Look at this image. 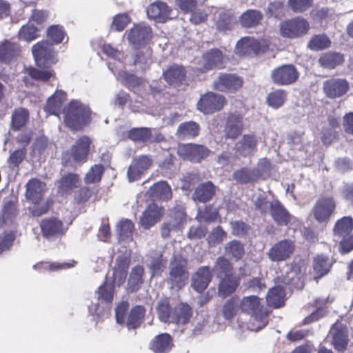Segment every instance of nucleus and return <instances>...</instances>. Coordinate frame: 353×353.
I'll return each mask as SVG.
<instances>
[{"label":"nucleus","instance_id":"nucleus-14","mask_svg":"<svg viewBox=\"0 0 353 353\" xmlns=\"http://www.w3.org/2000/svg\"><path fill=\"white\" fill-rule=\"evenodd\" d=\"M210 150L204 145L196 144H183L178 148V154L183 159L192 162H199L209 156Z\"/></svg>","mask_w":353,"mask_h":353},{"label":"nucleus","instance_id":"nucleus-11","mask_svg":"<svg viewBox=\"0 0 353 353\" xmlns=\"http://www.w3.org/2000/svg\"><path fill=\"white\" fill-rule=\"evenodd\" d=\"M152 36L151 28L145 23L134 25L127 33L129 43L135 48L147 44Z\"/></svg>","mask_w":353,"mask_h":353},{"label":"nucleus","instance_id":"nucleus-33","mask_svg":"<svg viewBox=\"0 0 353 353\" xmlns=\"http://www.w3.org/2000/svg\"><path fill=\"white\" fill-rule=\"evenodd\" d=\"M134 225L130 220H122L117 225L119 243L123 247L127 246L132 241Z\"/></svg>","mask_w":353,"mask_h":353},{"label":"nucleus","instance_id":"nucleus-26","mask_svg":"<svg viewBox=\"0 0 353 353\" xmlns=\"http://www.w3.org/2000/svg\"><path fill=\"white\" fill-rule=\"evenodd\" d=\"M273 220L279 225H287L294 217L284 208L281 203L274 199L270 212Z\"/></svg>","mask_w":353,"mask_h":353},{"label":"nucleus","instance_id":"nucleus-31","mask_svg":"<svg viewBox=\"0 0 353 353\" xmlns=\"http://www.w3.org/2000/svg\"><path fill=\"white\" fill-rule=\"evenodd\" d=\"M345 58L343 54L329 51L322 54L319 59V65L325 69H334L343 63Z\"/></svg>","mask_w":353,"mask_h":353},{"label":"nucleus","instance_id":"nucleus-47","mask_svg":"<svg viewBox=\"0 0 353 353\" xmlns=\"http://www.w3.org/2000/svg\"><path fill=\"white\" fill-rule=\"evenodd\" d=\"M114 292V284L112 283V282L105 281L99 287L97 291L96 292V295L97 296L99 301L110 304L113 301Z\"/></svg>","mask_w":353,"mask_h":353},{"label":"nucleus","instance_id":"nucleus-58","mask_svg":"<svg viewBox=\"0 0 353 353\" xmlns=\"http://www.w3.org/2000/svg\"><path fill=\"white\" fill-rule=\"evenodd\" d=\"M39 29L30 23L23 26L19 32V38L26 41H31L39 36Z\"/></svg>","mask_w":353,"mask_h":353},{"label":"nucleus","instance_id":"nucleus-63","mask_svg":"<svg viewBox=\"0 0 353 353\" xmlns=\"http://www.w3.org/2000/svg\"><path fill=\"white\" fill-rule=\"evenodd\" d=\"M104 172V168L101 164H95L90 168L85 176L86 183H93L101 180Z\"/></svg>","mask_w":353,"mask_h":353},{"label":"nucleus","instance_id":"nucleus-16","mask_svg":"<svg viewBox=\"0 0 353 353\" xmlns=\"http://www.w3.org/2000/svg\"><path fill=\"white\" fill-rule=\"evenodd\" d=\"M91 140L88 137L83 136L80 137L70 149V152L63 154V160L67 162V157L68 155L72 158L76 163H82L86 160L89 152Z\"/></svg>","mask_w":353,"mask_h":353},{"label":"nucleus","instance_id":"nucleus-1","mask_svg":"<svg viewBox=\"0 0 353 353\" xmlns=\"http://www.w3.org/2000/svg\"><path fill=\"white\" fill-rule=\"evenodd\" d=\"M102 51L113 60V62L109 61L108 63V67L123 85L130 90H134L141 85V79L139 78L124 70L125 64L123 59L125 56L123 52L114 48L109 44L103 45Z\"/></svg>","mask_w":353,"mask_h":353},{"label":"nucleus","instance_id":"nucleus-28","mask_svg":"<svg viewBox=\"0 0 353 353\" xmlns=\"http://www.w3.org/2000/svg\"><path fill=\"white\" fill-rule=\"evenodd\" d=\"M203 71L210 70L223 67V57L222 52L218 49H212L203 56Z\"/></svg>","mask_w":353,"mask_h":353},{"label":"nucleus","instance_id":"nucleus-42","mask_svg":"<svg viewBox=\"0 0 353 353\" xmlns=\"http://www.w3.org/2000/svg\"><path fill=\"white\" fill-rule=\"evenodd\" d=\"M145 310L144 307L141 305H137L134 307L128 316L126 326L129 330H135L139 327L145 316Z\"/></svg>","mask_w":353,"mask_h":353},{"label":"nucleus","instance_id":"nucleus-61","mask_svg":"<svg viewBox=\"0 0 353 353\" xmlns=\"http://www.w3.org/2000/svg\"><path fill=\"white\" fill-rule=\"evenodd\" d=\"M286 98V94L283 90H276L270 92L267 97V101L270 106L276 109L281 107Z\"/></svg>","mask_w":353,"mask_h":353},{"label":"nucleus","instance_id":"nucleus-41","mask_svg":"<svg viewBox=\"0 0 353 353\" xmlns=\"http://www.w3.org/2000/svg\"><path fill=\"white\" fill-rule=\"evenodd\" d=\"M165 80L170 85L178 83L183 81L185 77V71L183 67L178 65H172L163 72Z\"/></svg>","mask_w":353,"mask_h":353},{"label":"nucleus","instance_id":"nucleus-21","mask_svg":"<svg viewBox=\"0 0 353 353\" xmlns=\"http://www.w3.org/2000/svg\"><path fill=\"white\" fill-rule=\"evenodd\" d=\"M163 213L162 208L155 203L150 204L140 216V225L144 229H149L160 221Z\"/></svg>","mask_w":353,"mask_h":353},{"label":"nucleus","instance_id":"nucleus-8","mask_svg":"<svg viewBox=\"0 0 353 353\" xmlns=\"http://www.w3.org/2000/svg\"><path fill=\"white\" fill-rule=\"evenodd\" d=\"M310 28L307 21L301 17L285 21L281 23L280 31L283 37L298 38L307 34Z\"/></svg>","mask_w":353,"mask_h":353},{"label":"nucleus","instance_id":"nucleus-4","mask_svg":"<svg viewBox=\"0 0 353 353\" xmlns=\"http://www.w3.org/2000/svg\"><path fill=\"white\" fill-rule=\"evenodd\" d=\"M46 190V183L38 179H32L26 184V196L33 204L30 211L34 216H40L49 209V201L41 202Z\"/></svg>","mask_w":353,"mask_h":353},{"label":"nucleus","instance_id":"nucleus-56","mask_svg":"<svg viewBox=\"0 0 353 353\" xmlns=\"http://www.w3.org/2000/svg\"><path fill=\"white\" fill-rule=\"evenodd\" d=\"M273 200L269 201L265 193H260L254 201V205L256 210L261 214H267L272 208Z\"/></svg>","mask_w":353,"mask_h":353},{"label":"nucleus","instance_id":"nucleus-6","mask_svg":"<svg viewBox=\"0 0 353 353\" xmlns=\"http://www.w3.org/2000/svg\"><path fill=\"white\" fill-rule=\"evenodd\" d=\"M36 64L39 68H48L58 61L53 45L48 41L37 43L32 48Z\"/></svg>","mask_w":353,"mask_h":353},{"label":"nucleus","instance_id":"nucleus-50","mask_svg":"<svg viewBox=\"0 0 353 353\" xmlns=\"http://www.w3.org/2000/svg\"><path fill=\"white\" fill-rule=\"evenodd\" d=\"M144 274V268L141 265L134 267L130 273L128 279L129 288L131 291H137L143 283V276Z\"/></svg>","mask_w":353,"mask_h":353},{"label":"nucleus","instance_id":"nucleus-35","mask_svg":"<svg viewBox=\"0 0 353 353\" xmlns=\"http://www.w3.org/2000/svg\"><path fill=\"white\" fill-rule=\"evenodd\" d=\"M353 229V219L350 216H344L339 220L334 228V235L337 238L336 241L340 239L350 236V233Z\"/></svg>","mask_w":353,"mask_h":353},{"label":"nucleus","instance_id":"nucleus-53","mask_svg":"<svg viewBox=\"0 0 353 353\" xmlns=\"http://www.w3.org/2000/svg\"><path fill=\"white\" fill-rule=\"evenodd\" d=\"M331 46V41L325 34H317L311 38L307 47L314 51H319L328 48Z\"/></svg>","mask_w":353,"mask_h":353},{"label":"nucleus","instance_id":"nucleus-52","mask_svg":"<svg viewBox=\"0 0 353 353\" xmlns=\"http://www.w3.org/2000/svg\"><path fill=\"white\" fill-rule=\"evenodd\" d=\"M157 311L158 317L161 321L170 323L173 310L170 305L168 299H161L158 301Z\"/></svg>","mask_w":353,"mask_h":353},{"label":"nucleus","instance_id":"nucleus-36","mask_svg":"<svg viewBox=\"0 0 353 353\" xmlns=\"http://www.w3.org/2000/svg\"><path fill=\"white\" fill-rule=\"evenodd\" d=\"M332 261L327 256L317 255L313 260V270L315 279H319L327 274L332 267Z\"/></svg>","mask_w":353,"mask_h":353},{"label":"nucleus","instance_id":"nucleus-59","mask_svg":"<svg viewBox=\"0 0 353 353\" xmlns=\"http://www.w3.org/2000/svg\"><path fill=\"white\" fill-rule=\"evenodd\" d=\"M239 310V302L234 298L226 301L223 305L221 312L225 319H232Z\"/></svg>","mask_w":353,"mask_h":353},{"label":"nucleus","instance_id":"nucleus-38","mask_svg":"<svg viewBox=\"0 0 353 353\" xmlns=\"http://www.w3.org/2000/svg\"><path fill=\"white\" fill-rule=\"evenodd\" d=\"M263 19V14L257 10H248L239 17V22L244 28L257 26Z\"/></svg>","mask_w":353,"mask_h":353},{"label":"nucleus","instance_id":"nucleus-3","mask_svg":"<svg viewBox=\"0 0 353 353\" xmlns=\"http://www.w3.org/2000/svg\"><path fill=\"white\" fill-rule=\"evenodd\" d=\"M243 312L252 315V323L249 327L252 331L258 332L263 329L268 322V313L261 304L258 296L251 295L244 297L241 301Z\"/></svg>","mask_w":353,"mask_h":353},{"label":"nucleus","instance_id":"nucleus-34","mask_svg":"<svg viewBox=\"0 0 353 353\" xmlns=\"http://www.w3.org/2000/svg\"><path fill=\"white\" fill-rule=\"evenodd\" d=\"M148 193L154 199L168 201L172 197V190L170 185L165 181H159L152 186Z\"/></svg>","mask_w":353,"mask_h":353},{"label":"nucleus","instance_id":"nucleus-7","mask_svg":"<svg viewBox=\"0 0 353 353\" xmlns=\"http://www.w3.org/2000/svg\"><path fill=\"white\" fill-rule=\"evenodd\" d=\"M269 45L264 39H255L253 37L241 38L236 44V52L240 55L252 56L265 52Z\"/></svg>","mask_w":353,"mask_h":353},{"label":"nucleus","instance_id":"nucleus-20","mask_svg":"<svg viewBox=\"0 0 353 353\" xmlns=\"http://www.w3.org/2000/svg\"><path fill=\"white\" fill-rule=\"evenodd\" d=\"M172 9L163 1H157L147 8V14L150 19L163 23L171 19Z\"/></svg>","mask_w":353,"mask_h":353},{"label":"nucleus","instance_id":"nucleus-64","mask_svg":"<svg viewBox=\"0 0 353 353\" xmlns=\"http://www.w3.org/2000/svg\"><path fill=\"white\" fill-rule=\"evenodd\" d=\"M130 22V17L125 13L118 14L113 18L110 26L112 30L121 32L123 31L126 26Z\"/></svg>","mask_w":353,"mask_h":353},{"label":"nucleus","instance_id":"nucleus-25","mask_svg":"<svg viewBox=\"0 0 353 353\" xmlns=\"http://www.w3.org/2000/svg\"><path fill=\"white\" fill-rule=\"evenodd\" d=\"M192 316V310L187 303H179L173 310L170 323H174L178 326L188 323Z\"/></svg>","mask_w":353,"mask_h":353},{"label":"nucleus","instance_id":"nucleus-5","mask_svg":"<svg viewBox=\"0 0 353 353\" xmlns=\"http://www.w3.org/2000/svg\"><path fill=\"white\" fill-rule=\"evenodd\" d=\"M188 279L187 259L181 255H174L170 262L168 283L172 289L180 290L187 284Z\"/></svg>","mask_w":353,"mask_h":353},{"label":"nucleus","instance_id":"nucleus-17","mask_svg":"<svg viewBox=\"0 0 353 353\" xmlns=\"http://www.w3.org/2000/svg\"><path fill=\"white\" fill-rule=\"evenodd\" d=\"M325 94L330 99H336L345 94L349 90V83L345 79L331 78L323 83Z\"/></svg>","mask_w":353,"mask_h":353},{"label":"nucleus","instance_id":"nucleus-39","mask_svg":"<svg viewBox=\"0 0 353 353\" xmlns=\"http://www.w3.org/2000/svg\"><path fill=\"white\" fill-rule=\"evenodd\" d=\"M285 290L281 286H275L268 290L266 301L268 305L274 308L281 307L285 301Z\"/></svg>","mask_w":353,"mask_h":353},{"label":"nucleus","instance_id":"nucleus-57","mask_svg":"<svg viewBox=\"0 0 353 353\" xmlns=\"http://www.w3.org/2000/svg\"><path fill=\"white\" fill-rule=\"evenodd\" d=\"M228 234L221 226L214 228L209 233L207 241L210 246L221 243L227 239Z\"/></svg>","mask_w":353,"mask_h":353},{"label":"nucleus","instance_id":"nucleus-55","mask_svg":"<svg viewBox=\"0 0 353 353\" xmlns=\"http://www.w3.org/2000/svg\"><path fill=\"white\" fill-rule=\"evenodd\" d=\"M77 262L74 260H72L70 263H49L48 262H41L37 264H35L33 268L34 269L43 270H50V271H59L61 270H65L70 268H72L75 265Z\"/></svg>","mask_w":353,"mask_h":353},{"label":"nucleus","instance_id":"nucleus-43","mask_svg":"<svg viewBox=\"0 0 353 353\" xmlns=\"http://www.w3.org/2000/svg\"><path fill=\"white\" fill-rule=\"evenodd\" d=\"M239 285L238 279L232 275L224 276L219 285V294L225 297L232 294Z\"/></svg>","mask_w":353,"mask_h":353},{"label":"nucleus","instance_id":"nucleus-24","mask_svg":"<svg viewBox=\"0 0 353 353\" xmlns=\"http://www.w3.org/2000/svg\"><path fill=\"white\" fill-rule=\"evenodd\" d=\"M173 346L172 338L167 333L156 336L149 344L150 350L154 353H168Z\"/></svg>","mask_w":353,"mask_h":353},{"label":"nucleus","instance_id":"nucleus-13","mask_svg":"<svg viewBox=\"0 0 353 353\" xmlns=\"http://www.w3.org/2000/svg\"><path fill=\"white\" fill-rule=\"evenodd\" d=\"M225 102L223 95L210 92L201 97L197 103V108L204 114H212L222 109Z\"/></svg>","mask_w":353,"mask_h":353},{"label":"nucleus","instance_id":"nucleus-62","mask_svg":"<svg viewBox=\"0 0 353 353\" xmlns=\"http://www.w3.org/2000/svg\"><path fill=\"white\" fill-rule=\"evenodd\" d=\"M232 268L231 263L225 257L219 256L216 259L214 270L218 273L219 276H228Z\"/></svg>","mask_w":353,"mask_h":353},{"label":"nucleus","instance_id":"nucleus-22","mask_svg":"<svg viewBox=\"0 0 353 353\" xmlns=\"http://www.w3.org/2000/svg\"><path fill=\"white\" fill-rule=\"evenodd\" d=\"M212 273L208 266L199 268L192 276V288L201 293L208 286L212 280Z\"/></svg>","mask_w":353,"mask_h":353},{"label":"nucleus","instance_id":"nucleus-37","mask_svg":"<svg viewBox=\"0 0 353 353\" xmlns=\"http://www.w3.org/2000/svg\"><path fill=\"white\" fill-rule=\"evenodd\" d=\"M224 253L230 259L239 261L245 254L244 245L238 240H232L225 245Z\"/></svg>","mask_w":353,"mask_h":353},{"label":"nucleus","instance_id":"nucleus-15","mask_svg":"<svg viewBox=\"0 0 353 353\" xmlns=\"http://www.w3.org/2000/svg\"><path fill=\"white\" fill-rule=\"evenodd\" d=\"M152 160L150 156L140 155L133 159L127 171L130 182L139 180L150 168Z\"/></svg>","mask_w":353,"mask_h":353},{"label":"nucleus","instance_id":"nucleus-46","mask_svg":"<svg viewBox=\"0 0 353 353\" xmlns=\"http://www.w3.org/2000/svg\"><path fill=\"white\" fill-rule=\"evenodd\" d=\"M166 265V260L163 259L160 252H154L150 256V262L148 264L152 276L160 275Z\"/></svg>","mask_w":353,"mask_h":353},{"label":"nucleus","instance_id":"nucleus-29","mask_svg":"<svg viewBox=\"0 0 353 353\" xmlns=\"http://www.w3.org/2000/svg\"><path fill=\"white\" fill-rule=\"evenodd\" d=\"M258 140L254 134H244L236 145L237 152L243 157L252 154L256 150Z\"/></svg>","mask_w":353,"mask_h":353},{"label":"nucleus","instance_id":"nucleus-51","mask_svg":"<svg viewBox=\"0 0 353 353\" xmlns=\"http://www.w3.org/2000/svg\"><path fill=\"white\" fill-rule=\"evenodd\" d=\"M151 52L148 50L145 53L137 52L133 56L132 65L137 70L145 71L152 63Z\"/></svg>","mask_w":353,"mask_h":353},{"label":"nucleus","instance_id":"nucleus-2","mask_svg":"<svg viewBox=\"0 0 353 353\" xmlns=\"http://www.w3.org/2000/svg\"><path fill=\"white\" fill-rule=\"evenodd\" d=\"M63 113L65 125L74 131L81 130L91 121L90 109L79 100H72Z\"/></svg>","mask_w":353,"mask_h":353},{"label":"nucleus","instance_id":"nucleus-12","mask_svg":"<svg viewBox=\"0 0 353 353\" xmlns=\"http://www.w3.org/2000/svg\"><path fill=\"white\" fill-rule=\"evenodd\" d=\"M299 73L295 66L285 64L274 68L271 72L272 81L279 85H288L294 83L299 78Z\"/></svg>","mask_w":353,"mask_h":353},{"label":"nucleus","instance_id":"nucleus-44","mask_svg":"<svg viewBox=\"0 0 353 353\" xmlns=\"http://www.w3.org/2000/svg\"><path fill=\"white\" fill-rule=\"evenodd\" d=\"M19 46L15 43L6 41L0 45V62L8 63L18 54Z\"/></svg>","mask_w":353,"mask_h":353},{"label":"nucleus","instance_id":"nucleus-18","mask_svg":"<svg viewBox=\"0 0 353 353\" xmlns=\"http://www.w3.org/2000/svg\"><path fill=\"white\" fill-rule=\"evenodd\" d=\"M40 227L43 236L49 241L61 236L66 230L63 228L62 221L57 218L42 220Z\"/></svg>","mask_w":353,"mask_h":353},{"label":"nucleus","instance_id":"nucleus-32","mask_svg":"<svg viewBox=\"0 0 353 353\" xmlns=\"http://www.w3.org/2000/svg\"><path fill=\"white\" fill-rule=\"evenodd\" d=\"M66 93L62 90H57L48 98L43 109L48 114L58 115L63 101L65 99Z\"/></svg>","mask_w":353,"mask_h":353},{"label":"nucleus","instance_id":"nucleus-48","mask_svg":"<svg viewBox=\"0 0 353 353\" xmlns=\"http://www.w3.org/2000/svg\"><path fill=\"white\" fill-rule=\"evenodd\" d=\"M79 184V177L77 174L69 173L63 176L59 182L58 189L61 194L67 193Z\"/></svg>","mask_w":353,"mask_h":353},{"label":"nucleus","instance_id":"nucleus-9","mask_svg":"<svg viewBox=\"0 0 353 353\" xmlns=\"http://www.w3.org/2000/svg\"><path fill=\"white\" fill-rule=\"evenodd\" d=\"M295 250L294 242L291 239H283L274 243L267 252L270 261L279 263L290 259Z\"/></svg>","mask_w":353,"mask_h":353},{"label":"nucleus","instance_id":"nucleus-19","mask_svg":"<svg viewBox=\"0 0 353 353\" xmlns=\"http://www.w3.org/2000/svg\"><path fill=\"white\" fill-rule=\"evenodd\" d=\"M241 78L233 74H221L219 79L214 81L213 87L220 92H234L242 86Z\"/></svg>","mask_w":353,"mask_h":353},{"label":"nucleus","instance_id":"nucleus-27","mask_svg":"<svg viewBox=\"0 0 353 353\" xmlns=\"http://www.w3.org/2000/svg\"><path fill=\"white\" fill-rule=\"evenodd\" d=\"M242 130V117L236 114H230L227 118L224 128L225 137L234 140L241 134Z\"/></svg>","mask_w":353,"mask_h":353},{"label":"nucleus","instance_id":"nucleus-10","mask_svg":"<svg viewBox=\"0 0 353 353\" xmlns=\"http://www.w3.org/2000/svg\"><path fill=\"white\" fill-rule=\"evenodd\" d=\"M336 202L333 197L322 196L315 203L312 208V213L314 219L319 223H326L334 214Z\"/></svg>","mask_w":353,"mask_h":353},{"label":"nucleus","instance_id":"nucleus-49","mask_svg":"<svg viewBox=\"0 0 353 353\" xmlns=\"http://www.w3.org/2000/svg\"><path fill=\"white\" fill-rule=\"evenodd\" d=\"M259 172L255 170L243 168L233 173V179L239 183H248L256 180L259 177Z\"/></svg>","mask_w":353,"mask_h":353},{"label":"nucleus","instance_id":"nucleus-45","mask_svg":"<svg viewBox=\"0 0 353 353\" xmlns=\"http://www.w3.org/2000/svg\"><path fill=\"white\" fill-rule=\"evenodd\" d=\"M235 23V17L230 11L221 10L218 14L216 26L219 31H227L231 30Z\"/></svg>","mask_w":353,"mask_h":353},{"label":"nucleus","instance_id":"nucleus-30","mask_svg":"<svg viewBox=\"0 0 353 353\" xmlns=\"http://www.w3.org/2000/svg\"><path fill=\"white\" fill-rule=\"evenodd\" d=\"M216 193V186L211 181H207L199 185L193 194L194 201L205 203L212 199Z\"/></svg>","mask_w":353,"mask_h":353},{"label":"nucleus","instance_id":"nucleus-23","mask_svg":"<svg viewBox=\"0 0 353 353\" xmlns=\"http://www.w3.org/2000/svg\"><path fill=\"white\" fill-rule=\"evenodd\" d=\"M330 336L332 339V343L334 347L342 351L347 345V334L346 327L341 322H336L330 330Z\"/></svg>","mask_w":353,"mask_h":353},{"label":"nucleus","instance_id":"nucleus-60","mask_svg":"<svg viewBox=\"0 0 353 353\" xmlns=\"http://www.w3.org/2000/svg\"><path fill=\"white\" fill-rule=\"evenodd\" d=\"M28 119V112L24 108L16 110L12 116V125L14 130L23 127Z\"/></svg>","mask_w":353,"mask_h":353},{"label":"nucleus","instance_id":"nucleus-40","mask_svg":"<svg viewBox=\"0 0 353 353\" xmlns=\"http://www.w3.org/2000/svg\"><path fill=\"white\" fill-rule=\"evenodd\" d=\"M199 125L194 121L181 123L176 130V136L180 139L194 138L199 135Z\"/></svg>","mask_w":353,"mask_h":353},{"label":"nucleus","instance_id":"nucleus-54","mask_svg":"<svg viewBox=\"0 0 353 353\" xmlns=\"http://www.w3.org/2000/svg\"><path fill=\"white\" fill-rule=\"evenodd\" d=\"M128 138L134 142H146L151 136V129L148 128H134L128 132Z\"/></svg>","mask_w":353,"mask_h":353}]
</instances>
